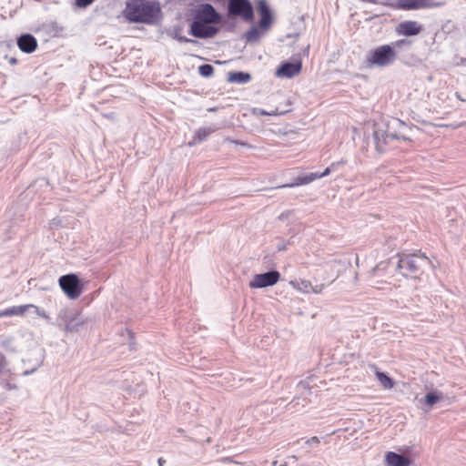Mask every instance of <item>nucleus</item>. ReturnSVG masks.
Returning a JSON list of instances; mask_svg holds the SVG:
<instances>
[{"label":"nucleus","instance_id":"nucleus-36","mask_svg":"<svg viewBox=\"0 0 466 466\" xmlns=\"http://www.w3.org/2000/svg\"><path fill=\"white\" fill-rule=\"evenodd\" d=\"M9 62H10V64L14 65V64L16 63V59L15 58H11Z\"/></svg>","mask_w":466,"mask_h":466},{"label":"nucleus","instance_id":"nucleus-18","mask_svg":"<svg viewBox=\"0 0 466 466\" xmlns=\"http://www.w3.org/2000/svg\"><path fill=\"white\" fill-rule=\"evenodd\" d=\"M317 178H321L320 173H310L304 177H298L293 183L285 184L279 187H294L297 186L307 185Z\"/></svg>","mask_w":466,"mask_h":466},{"label":"nucleus","instance_id":"nucleus-17","mask_svg":"<svg viewBox=\"0 0 466 466\" xmlns=\"http://www.w3.org/2000/svg\"><path fill=\"white\" fill-rule=\"evenodd\" d=\"M386 466H410L411 461L409 458L396 453L394 451H388L385 454Z\"/></svg>","mask_w":466,"mask_h":466},{"label":"nucleus","instance_id":"nucleus-40","mask_svg":"<svg viewBox=\"0 0 466 466\" xmlns=\"http://www.w3.org/2000/svg\"><path fill=\"white\" fill-rule=\"evenodd\" d=\"M158 462H159V464L161 465V464H162V459H159V460H158Z\"/></svg>","mask_w":466,"mask_h":466},{"label":"nucleus","instance_id":"nucleus-25","mask_svg":"<svg viewBox=\"0 0 466 466\" xmlns=\"http://www.w3.org/2000/svg\"><path fill=\"white\" fill-rule=\"evenodd\" d=\"M214 68L211 65L205 64L198 67V73L205 77L211 76L213 75Z\"/></svg>","mask_w":466,"mask_h":466},{"label":"nucleus","instance_id":"nucleus-28","mask_svg":"<svg viewBox=\"0 0 466 466\" xmlns=\"http://www.w3.org/2000/svg\"><path fill=\"white\" fill-rule=\"evenodd\" d=\"M298 391L301 394H306L308 391H309V385L306 382H300L298 385Z\"/></svg>","mask_w":466,"mask_h":466},{"label":"nucleus","instance_id":"nucleus-38","mask_svg":"<svg viewBox=\"0 0 466 466\" xmlns=\"http://www.w3.org/2000/svg\"><path fill=\"white\" fill-rule=\"evenodd\" d=\"M456 96H457L459 99H461V96H460L458 93H456Z\"/></svg>","mask_w":466,"mask_h":466},{"label":"nucleus","instance_id":"nucleus-37","mask_svg":"<svg viewBox=\"0 0 466 466\" xmlns=\"http://www.w3.org/2000/svg\"><path fill=\"white\" fill-rule=\"evenodd\" d=\"M236 143H237V144H239V145H241V146H246V144H245V143H243V142H236Z\"/></svg>","mask_w":466,"mask_h":466},{"label":"nucleus","instance_id":"nucleus-11","mask_svg":"<svg viewBox=\"0 0 466 466\" xmlns=\"http://www.w3.org/2000/svg\"><path fill=\"white\" fill-rule=\"evenodd\" d=\"M32 311L37 316L44 318L46 319H49V316L46 314V312L34 305V304H25V305H20V306H13L11 308H8V313L10 316H25V313Z\"/></svg>","mask_w":466,"mask_h":466},{"label":"nucleus","instance_id":"nucleus-14","mask_svg":"<svg viewBox=\"0 0 466 466\" xmlns=\"http://www.w3.org/2000/svg\"><path fill=\"white\" fill-rule=\"evenodd\" d=\"M301 70V63H289L286 62L283 63L276 71V76L278 77H284V78H291L298 74H299Z\"/></svg>","mask_w":466,"mask_h":466},{"label":"nucleus","instance_id":"nucleus-8","mask_svg":"<svg viewBox=\"0 0 466 466\" xmlns=\"http://www.w3.org/2000/svg\"><path fill=\"white\" fill-rule=\"evenodd\" d=\"M194 18L209 24H218L221 22V15L216 11L210 4L198 5L194 12Z\"/></svg>","mask_w":466,"mask_h":466},{"label":"nucleus","instance_id":"nucleus-5","mask_svg":"<svg viewBox=\"0 0 466 466\" xmlns=\"http://www.w3.org/2000/svg\"><path fill=\"white\" fill-rule=\"evenodd\" d=\"M228 11L229 17H240L245 22H251L254 11L248 0H228Z\"/></svg>","mask_w":466,"mask_h":466},{"label":"nucleus","instance_id":"nucleus-23","mask_svg":"<svg viewBox=\"0 0 466 466\" xmlns=\"http://www.w3.org/2000/svg\"><path fill=\"white\" fill-rule=\"evenodd\" d=\"M443 394L438 391L429 392L425 396V401L429 406H432L439 400H442Z\"/></svg>","mask_w":466,"mask_h":466},{"label":"nucleus","instance_id":"nucleus-29","mask_svg":"<svg viewBox=\"0 0 466 466\" xmlns=\"http://www.w3.org/2000/svg\"><path fill=\"white\" fill-rule=\"evenodd\" d=\"M95 0H76V4L79 7H86L91 5Z\"/></svg>","mask_w":466,"mask_h":466},{"label":"nucleus","instance_id":"nucleus-33","mask_svg":"<svg viewBox=\"0 0 466 466\" xmlns=\"http://www.w3.org/2000/svg\"><path fill=\"white\" fill-rule=\"evenodd\" d=\"M386 268V264L384 262H381L380 263L379 265H377L373 269H372V272L375 273L376 271H380V270H382V269H385Z\"/></svg>","mask_w":466,"mask_h":466},{"label":"nucleus","instance_id":"nucleus-19","mask_svg":"<svg viewBox=\"0 0 466 466\" xmlns=\"http://www.w3.org/2000/svg\"><path fill=\"white\" fill-rule=\"evenodd\" d=\"M251 80V75L246 72H229L228 81L230 83L246 84Z\"/></svg>","mask_w":466,"mask_h":466},{"label":"nucleus","instance_id":"nucleus-39","mask_svg":"<svg viewBox=\"0 0 466 466\" xmlns=\"http://www.w3.org/2000/svg\"><path fill=\"white\" fill-rule=\"evenodd\" d=\"M294 402H295V400H292V401H290V403L289 405H293Z\"/></svg>","mask_w":466,"mask_h":466},{"label":"nucleus","instance_id":"nucleus-2","mask_svg":"<svg viewBox=\"0 0 466 466\" xmlns=\"http://www.w3.org/2000/svg\"><path fill=\"white\" fill-rule=\"evenodd\" d=\"M396 268L402 276L417 275L426 267L432 266L431 260L423 254L398 255Z\"/></svg>","mask_w":466,"mask_h":466},{"label":"nucleus","instance_id":"nucleus-10","mask_svg":"<svg viewBox=\"0 0 466 466\" xmlns=\"http://www.w3.org/2000/svg\"><path fill=\"white\" fill-rule=\"evenodd\" d=\"M280 278V274L276 270H271L263 274H257L249 283L251 289H262L275 285Z\"/></svg>","mask_w":466,"mask_h":466},{"label":"nucleus","instance_id":"nucleus-24","mask_svg":"<svg viewBox=\"0 0 466 466\" xmlns=\"http://www.w3.org/2000/svg\"><path fill=\"white\" fill-rule=\"evenodd\" d=\"M259 31L257 27H252L245 34V38L248 42H256L259 38Z\"/></svg>","mask_w":466,"mask_h":466},{"label":"nucleus","instance_id":"nucleus-9","mask_svg":"<svg viewBox=\"0 0 466 466\" xmlns=\"http://www.w3.org/2000/svg\"><path fill=\"white\" fill-rule=\"evenodd\" d=\"M213 24L194 19L190 25V34L198 38H209L215 36L218 29Z\"/></svg>","mask_w":466,"mask_h":466},{"label":"nucleus","instance_id":"nucleus-20","mask_svg":"<svg viewBox=\"0 0 466 466\" xmlns=\"http://www.w3.org/2000/svg\"><path fill=\"white\" fill-rule=\"evenodd\" d=\"M289 284L297 290L303 293H310L312 289V284L309 280L299 279L290 281Z\"/></svg>","mask_w":466,"mask_h":466},{"label":"nucleus","instance_id":"nucleus-13","mask_svg":"<svg viewBox=\"0 0 466 466\" xmlns=\"http://www.w3.org/2000/svg\"><path fill=\"white\" fill-rule=\"evenodd\" d=\"M258 12L260 15L259 26L262 29L268 30L273 22V17L266 0H258Z\"/></svg>","mask_w":466,"mask_h":466},{"label":"nucleus","instance_id":"nucleus-15","mask_svg":"<svg viewBox=\"0 0 466 466\" xmlns=\"http://www.w3.org/2000/svg\"><path fill=\"white\" fill-rule=\"evenodd\" d=\"M422 30L421 25L416 21H405L397 27V33L404 36L416 35Z\"/></svg>","mask_w":466,"mask_h":466},{"label":"nucleus","instance_id":"nucleus-32","mask_svg":"<svg viewBox=\"0 0 466 466\" xmlns=\"http://www.w3.org/2000/svg\"><path fill=\"white\" fill-rule=\"evenodd\" d=\"M306 443L307 444H309V445H312V444H319V439L316 436L309 439L306 441Z\"/></svg>","mask_w":466,"mask_h":466},{"label":"nucleus","instance_id":"nucleus-6","mask_svg":"<svg viewBox=\"0 0 466 466\" xmlns=\"http://www.w3.org/2000/svg\"><path fill=\"white\" fill-rule=\"evenodd\" d=\"M400 138L406 139L404 137H399L396 134H388L385 126L382 124L375 123L373 125V139L378 152L383 153L390 140Z\"/></svg>","mask_w":466,"mask_h":466},{"label":"nucleus","instance_id":"nucleus-30","mask_svg":"<svg viewBox=\"0 0 466 466\" xmlns=\"http://www.w3.org/2000/svg\"><path fill=\"white\" fill-rule=\"evenodd\" d=\"M325 289V285L324 284H319V285H316V286H312V289L310 292H313V293H316V294H319L323 291V289Z\"/></svg>","mask_w":466,"mask_h":466},{"label":"nucleus","instance_id":"nucleus-22","mask_svg":"<svg viewBox=\"0 0 466 466\" xmlns=\"http://www.w3.org/2000/svg\"><path fill=\"white\" fill-rule=\"evenodd\" d=\"M376 378L384 389L390 390V389L393 388L394 382H393L392 379L390 378L385 373L376 370Z\"/></svg>","mask_w":466,"mask_h":466},{"label":"nucleus","instance_id":"nucleus-3","mask_svg":"<svg viewBox=\"0 0 466 466\" xmlns=\"http://www.w3.org/2000/svg\"><path fill=\"white\" fill-rule=\"evenodd\" d=\"M397 54L389 45H383L370 50L365 59L367 67H385L394 63Z\"/></svg>","mask_w":466,"mask_h":466},{"label":"nucleus","instance_id":"nucleus-27","mask_svg":"<svg viewBox=\"0 0 466 466\" xmlns=\"http://www.w3.org/2000/svg\"><path fill=\"white\" fill-rule=\"evenodd\" d=\"M175 38L181 43H192V44L198 43V41H196V40L187 38L186 36L179 35L177 34L175 35Z\"/></svg>","mask_w":466,"mask_h":466},{"label":"nucleus","instance_id":"nucleus-35","mask_svg":"<svg viewBox=\"0 0 466 466\" xmlns=\"http://www.w3.org/2000/svg\"><path fill=\"white\" fill-rule=\"evenodd\" d=\"M2 317H9L8 309L0 311V318Z\"/></svg>","mask_w":466,"mask_h":466},{"label":"nucleus","instance_id":"nucleus-1","mask_svg":"<svg viewBox=\"0 0 466 466\" xmlns=\"http://www.w3.org/2000/svg\"><path fill=\"white\" fill-rule=\"evenodd\" d=\"M124 15L132 23L154 25L160 19L161 9L155 1L131 0L127 3Z\"/></svg>","mask_w":466,"mask_h":466},{"label":"nucleus","instance_id":"nucleus-16","mask_svg":"<svg viewBox=\"0 0 466 466\" xmlns=\"http://www.w3.org/2000/svg\"><path fill=\"white\" fill-rule=\"evenodd\" d=\"M17 46L22 52L30 54L36 49L37 42L32 35L25 34L18 37Z\"/></svg>","mask_w":466,"mask_h":466},{"label":"nucleus","instance_id":"nucleus-31","mask_svg":"<svg viewBox=\"0 0 466 466\" xmlns=\"http://www.w3.org/2000/svg\"><path fill=\"white\" fill-rule=\"evenodd\" d=\"M346 162L344 160H341V161H339V162H334L332 163L329 167L331 168V171H335L337 170V168L339 167V166H342L344 165Z\"/></svg>","mask_w":466,"mask_h":466},{"label":"nucleus","instance_id":"nucleus-7","mask_svg":"<svg viewBox=\"0 0 466 466\" xmlns=\"http://www.w3.org/2000/svg\"><path fill=\"white\" fill-rule=\"evenodd\" d=\"M61 289L69 299H76L82 291L80 280L75 274H67L59 278L58 280Z\"/></svg>","mask_w":466,"mask_h":466},{"label":"nucleus","instance_id":"nucleus-34","mask_svg":"<svg viewBox=\"0 0 466 466\" xmlns=\"http://www.w3.org/2000/svg\"><path fill=\"white\" fill-rule=\"evenodd\" d=\"M331 172H332L331 168H329L328 167L322 173H320V176H321V177H324L329 175Z\"/></svg>","mask_w":466,"mask_h":466},{"label":"nucleus","instance_id":"nucleus-21","mask_svg":"<svg viewBox=\"0 0 466 466\" xmlns=\"http://www.w3.org/2000/svg\"><path fill=\"white\" fill-rule=\"evenodd\" d=\"M213 132L212 128H199L193 138L188 144L189 146H195L199 142L204 141L211 133Z\"/></svg>","mask_w":466,"mask_h":466},{"label":"nucleus","instance_id":"nucleus-12","mask_svg":"<svg viewBox=\"0 0 466 466\" xmlns=\"http://www.w3.org/2000/svg\"><path fill=\"white\" fill-rule=\"evenodd\" d=\"M397 3L404 10H417L441 5V3L435 0H397Z\"/></svg>","mask_w":466,"mask_h":466},{"label":"nucleus","instance_id":"nucleus-4","mask_svg":"<svg viewBox=\"0 0 466 466\" xmlns=\"http://www.w3.org/2000/svg\"><path fill=\"white\" fill-rule=\"evenodd\" d=\"M60 325H64L66 333H73L79 331L80 328L86 323V319L76 310L68 309H62L58 314Z\"/></svg>","mask_w":466,"mask_h":466},{"label":"nucleus","instance_id":"nucleus-26","mask_svg":"<svg viewBox=\"0 0 466 466\" xmlns=\"http://www.w3.org/2000/svg\"><path fill=\"white\" fill-rule=\"evenodd\" d=\"M253 114L257 115V116H278V115H279V113L277 110L268 112L261 108H254Z\"/></svg>","mask_w":466,"mask_h":466}]
</instances>
